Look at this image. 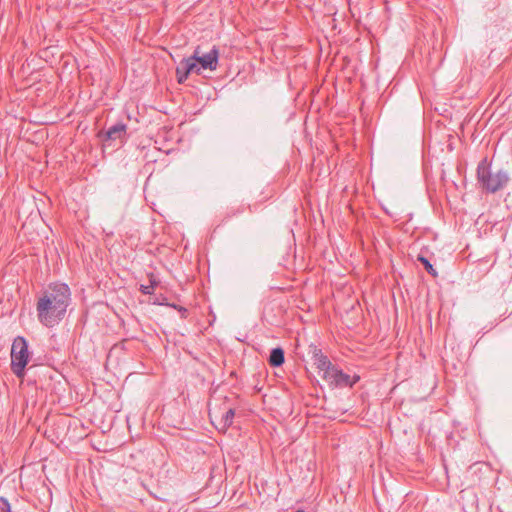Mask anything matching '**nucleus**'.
I'll use <instances>...</instances> for the list:
<instances>
[{
	"mask_svg": "<svg viewBox=\"0 0 512 512\" xmlns=\"http://www.w3.org/2000/svg\"><path fill=\"white\" fill-rule=\"evenodd\" d=\"M219 51L214 46L208 53L203 54L197 59L199 67L201 70H216L218 65Z\"/></svg>",
	"mask_w": 512,
	"mask_h": 512,
	"instance_id": "39448f33",
	"label": "nucleus"
},
{
	"mask_svg": "<svg viewBox=\"0 0 512 512\" xmlns=\"http://www.w3.org/2000/svg\"><path fill=\"white\" fill-rule=\"evenodd\" d=\"M139 290L144 295H151L154 293L153 286L150 285H141Z\"/></svg>",
	"mask_w": 512,
	"mask_h": 512,
	"instance_id": "2eb2a0df",
	"label": "nucleus"
},
{
	"mask_svg": "<svg viewBox=\"0 0 512 512\" xmlns=\"http://www.w3.org/2000/svg\"><path fill=\"white\" fill-rule=\"evenodd\" d=\"M285 361V353L281 347L273 348L268 357V363L271 367H279Z\"/></svg>",
	"mask_w": 512,
	"mask_h": 512,
	"instance_id": "0eeeda50",
	"label": "nucleus"
},
{
	"mask_svg": "<svg viewBox=\"0 0 512 512\" xmlns=\"http://www.w3.org/2000/svg\"><path fill=\"white\" fill-rule=\"evenodd\" d=\"M189 75V73H186V70L184 69L183 65L179 63V65L176 68L177 82L179 84H183L188 79Z\"/></svg>",
	"mask_w": 512,
	"mask_h": 512,
	"instance_id": "f8f14e48",
	"label": "nucleus"
},
{
	"mask_svg": "<svg viewBox=\"0 0 512 512\" xmlns=\"http://www.w3.org/2000/svg\"><path fill=\"white\" fill-rule=\"evenodd\" d=\"M171 307H173L174 309L178 310V312L181 313V317L182 318H186L187 317V313H188V310L182 306H179V305H176V304H172Z\"/></svg>",
	"mask_w": 512,
	"mask_h": 512,
	"instance_id": "dca6fc26",
	"label": "nucleus"
},
{
	"mask_svg": "<svg viewBox=\"0 0 512 512\" xmlns=\"http://www.w3.org/2000/svg\"><path fill=\"white\" fill-rule=\"evenodd\" d=\"M28 361L27 341L24 337L18 336L14 339L11 347V370L18 378L24 377Z\"/></svg>",
	"mask_w": 512,
	"mask_h": 512,
	"instance_id": "7ed1b4c3",
	"label": "nucleus"
},
{
	"mask_svg": "<svg viewBox=\"0 0 512 512\" xmlns=\"http://www.w3.org/2000/svg\"><path fill=\"white\" fill-rule=\"evenodd\" d=\"M149 277V282H150V286H153V289H155V287L158 285L159 281L157 280V278L154 276V274L150 273L148 275Z\"/></svg>",
	"mask_w": 512,
	"mask_h": 512,
	"instance_id": "f3484780",
	"label": "nucleus"
},
{
	"mask_svg": "<svg viewBox=\"0 0 512 512\" xmlns=\"http://www.w3.org/2000/svg\"><path fill=\"white\" fill-rule=\"evenodd\" d=\"M417 260L422 263L425 270L433 277H436L438 275L437 271L434 269L433 265L430 263V261L424 257L423 255H418Z\"/></svg>",
	"mask_w": 512,
	"mask_h": 512,
	"instance_id": "9b49d317",
	"label": "nucleus"
},
{
	"mask_svg": "<svg viewBox=\"0 0 512 512\" xmlns=\"http://www.w3.org/2000/svg\"><path fill=\"white\" fill-rule=\"evenodd\" d=\"M359 380L360 377L358 375L354 374L353 376H350L349 374H346L341 369H339L333 386L339 388L352 387Z\"/></svg>",
	"mask_w": 512,
	"mask_h": 512,
	"instance_id": "423d86ee",
	"label": "nucleus"
},
{
	"mask_svg": "<svg viewBox=\"0 0 512 512\" xmlns=\"http://www.w3.org/2000/svg\"><path fill=\"white\" fill-rule=\"evenodd\" d=\"M203 54H201L200 52V46H197L196 49L194 50L193 52V55L192 56H196V58H199L200 56H202Z\"/></svg>",
	"mask_w": 512,
	"mask_h": 512,
	"instance_id": "a211bd4d",
	"label": "nucleus"
},
{
	"mask_svg": "<svg viewBox=\"0 0 512 512\" xmlns=\"http://www.w3.org/2000/svg\"><path fill=\"white\" fill-rule=\"evenodd\" d=\"M233 418H234V410L230 408L225 412V414L222 417L223 427L224 428L229 427L232 424Z\"/></svg>",
	"mask_w": 512,
	"mask_h": 512,
	"instance_id": "ddd939ff",
	"label": "nucleus"
},
{
	"mask_svg": "<svg viewBox=\"0 0 512 512\" xmlns=\"http://www.w3.org/2000/svg\"><path fill=\"white\" fill-rule=\"evenodd\" d=\"M197 59L198 58H196V56H190L180 61L181 65H183L184 69L186 70V73H201V67H199Z\"/></svg>",
	"mask_w": 512,
	"mask_h": 512,
	"instance_id": "6e6552de",
	"label": "nucleus"
},
{
	"mask_svg": "<svg viewBox=\"0 0 512 512\" xmlns=\"http://www.w3.org/2000/svg\"><path fill=\"white\" fill-rule=\"evenodd\" d=\"M0 511L1 512H10L11 511L10 503L5 497H0Z\"/></svg>",
	"mask_w": 512,
	"mask_h": 512,
	"instance_id": "4468645a",
	"label": "nucleus"
},
{
	"mask_svg": "<svg viewBox=\"0 0 512 512\" xmlns=\"http://www.w3.org/2000/svg\"><path fill=\"white\" fill-rule=\"evenodd\" d=\"M98 138L101 140L104 148L111 146H121L127 138V126L124 123H117L108 128L107 131H100Z\"/></svg>",
	"mask_w": 512,
	"mask_h": 512,
	"instance_id": "20e7f679",
	"label": "nucleus"
},
{
	"mask_svg": "<svg viewBox=\"0 0 512 512\" xmlns=\"http://www.w3.org/2000/svg\"><path fill=\"white\" fill-rule=\"evenodd\" d=\"M313 361L317 369L322 372L332 365L328 357L324 355L320 350L314 352Z\"/></svg>",
	"mask_w": 512,
	"mask_h": 512,
	"instance_id": "1a4fd4ad",
	"label": "nucleus"
},
{
	"mask_svg": "<svg viewBox=\"0 0 512 512\" xmlns=\"http://www.w3.org/2000/svg\"><path fill=\"white\" fill-rule=\"evenodd\" d=\"M477 180L483 190L495 193L507 185L509 176L502 169L493 171L487 159H483L477 167Z\"/></svg>",
	"mask_w": 512,
	"mask_h": 512,
	"instance_id": "f03ea898",
	"label": "nucleus"
},
{
	"mask_svg": "<svg viewBox=\"0 0 512 512\" xmlns=\"http://www.w3.org/2000/svg\"><path fill=\"white\" fill-rule=\"evenodd\" d=\"M338 371H339V369L332 364L329 368H327L326 370L323 371L322 377L331 386H333Z\"/></svg>",
	"mask_w": 512,
	"mask_h": 512,
	"instance_id": "9d476101",
	"label": "nucleus"
},
{
	"mask_svg": "<svg viewBox=\"0 0 512 512\" xmlns=\"http://www.w3.org/2000/svg\"><path fill=\"white\" fill-rule=\"evenodd\" d=\"M71 302V291L65 283H51L36 304L39 322L46 327L59 324Z\"/></svg>",
	"mask_w": 512,
	"mask_h": 512,
	"instance_id": "f257e3e1",
	"label": "nucleus"
}]
</instances>
